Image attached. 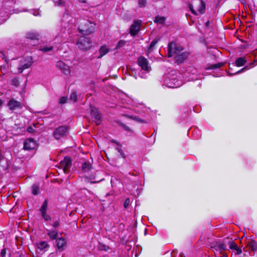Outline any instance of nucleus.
<instances>
[{
    "instance_id": "obj_1",
    "label": "nucleus",
    "mask_w": 257,
    "mask_h": 257,
    "mask_svg": "<svg viewBox=\"0 0 257 257\" xmlns=\"http://www.w3.org/2000/svg\"><path fill=\"white\" fill-rule=\"evenodd\" d=\"M113 96L119 100L123 104L121 106L122 108L126 109V110H122L123 113H121L122 116H125L130 119L135 120L138 122H143L142 119L136 116H133L130 114L127 110H132L136 113H140L139 110L138 109L139 105H142L141 104L137 103L134 100H125L126 97V95L122 92H115L113 89Z\"/></svg>"
},
{
    "instance_id": "obj_2",
    "label": "nucleus",
    "mask_w": 257,
    "mask_h": 257,
    "mask_svg": "<svg viewBox=\"0 0 257 257\" xmlns=\"http://www.w3.org/2000/svg\"><path fill=\"white\" fill-rule=\"evenodd\" d=\"M168 51V56L174 57L178 64L182 63L189 55L188 52L183 51V48L180 44L174 42L169 44Z\"/></svg>"
},
{
    "instance_id": "obj_3",
    "label": "nucleus",
    "mask_w": 257,
    "mask_h": 257,
    "mask_svg": "<svg viewBox=\"0 0 257 257\" xmlns=\"http://www.w3.org/2000/svg\"><path fill=\"white\" fill-rule=\"evenodd\" d=\"M178 73V72L175 70L169 72L165 77L163 86L174 88L182 85L183 82L179 79Z\"/></svg>"
},
{
    "instance_id": "obj_4",
    "label": "nucleus",
    "mask_w": 257,
    "mask_h": 257,
    "mask_svg": "<svg viewBox=\"0 0 257 257\" xmlns=\"http://www.w3.org/2000/svg\"><path fill=\"white\" fill-rule=\"evenodd\" d=\"M95 24L87 20H83L78 27L79 32L83 35H89L95 31Z\"/></svg>"
},
{
    "instance_id": "obj_5",
    "label": "nucleus",
    "mask_w": 257,
    "mask_h": 257,
    "mask_svg": "<svg viewBox=\"0 0 257 257\" xmlns=\"http://www.w3.org/2000/svg\"><path fill=\"white\" fill-rule=\"evenodd\" d=\"M195 9L191 4H189L188 8L194 15H202L205 13L206 9L205 3L202 0H196L194 2Z\"/></svg>"
},
{
    "instance_id": "obj_6",
    "label": "nucleus",
    "mask_w": 257,
    "mask_h": 257,
    "mask_svg": "<svg viewBox=\"0 0 257 257\" xmlns=\"http://www.w3.org/2000/svg\"><path fill=\"white\" fill-rule=\"evenodd\" d=\"M77 45L80 50L87 51L91 47L92 42L89 38L83 36L78 39Z\"/></svg>"
},
{
    "instance_id": "obj_7",
    "label": "nucleus",
    "mask_w": 257,
    "mask_h": 257,
    "mask_svg": "<svg viewBox=\"0 0 257 257\" xmlns=\"http://www.w3.org/2000/svg\"><path fill=\"white\" fill-rule=\"evenodd\" d=\"M32 64V57L31 56L21 59L18 67V72L22 73L24 70L29 68Z\"/></svg>"
},
{
    "instance_id": "obj_8",
    "label": "nucleus",
    "mask_w": 257,
    "mask_h": 257,
    "mask_svg": "<svg viewBox=\"0 0 257 257\" xmlns=\"http://www.w3.org/2000/svg\"><path fill=\"white\" fill-rule=\"evenodd\" d=\"M71 160L69 157H65L63 160L61 161L59 164V168L62 169L64 173H68L70 172L71 167Z\"/></svg>"
},
{
    "instance_id": "obj_9",
    "label": "nucleus",
    "mask_w": 257,
    "mask_h": 257,
    "mask_svg": "<svg viewBox=\"0 0 257 257\" xmlns=\"http://www.w3.org/2000/svg\"><path fill=\"white\" fill-rule=\"evenodd\" d=\"M68 131V127L64 126H61L56 128L53 132V136L55 139L59 140L65 136Z\"/></svg>"
},
{
    "instance_id": "obj_10",
    "label": "nucleus",
    "mask_w": 257,
    "mask_h": 257,
    "mask_svg": "<svg viewBox=\"0 0 257 257\" xmlns=\"http://www.w3.org/2000/svg\"><path fill=\"white\" fill-rule=\"evenodd\" d=\"M90 109L93 121L96 125L99 124L101 121V116L97 109L92 106H90Z\"/></svg>"
},
{
    "instance_id": "obj_11",
    "label": "nucleus",
    "mask_w": 257,
    "mask_h": 257,
    "mask_svg": "<svg viewBox=\"0 0 257 257\" xmlns=\"http://www.w3.org/2000/svg\"><path fill=\"white\" fill-rule=\"evenodd\" d=\"M142 21L140 20L135 21L130 29V33L132 36H136L140 30Z\"/></svg>"
},
{
    "instance_id": "obj_12",
    "label": "nucleus",
    "mask_w": 257,
    "mask_h": 257,
    "mask_svg": "<svg viewBox=\"0 0 257 257\" xmlns=\"http://www.w3.org/2000/svg\"><path fill=\"white\" fill-rule=\"evenodd\" d=\"M7 106H8L9 109L12 111L16 110L18 109H21L22 108V103L14 99H12L9 101L7 104Z\"/></svg>"
},
{
    "instance_id": "obj_13",
    "label": "nucleus",
    "mask_w": 257,
    "mask_h": 257,
    "mask_svg": "<svg viewBox=\"0 0 257 257\" xmlns=\"http://www.w3.org/2000/svg\"><path fill=\"white\" fill-rule=\"evenodd\" d=\"M138 65L141 67L142 69L146 72H149L150 70V67L148 65V60L144 57H140L138 60Z\"/></svg>"
},
{
    "instance_id": "obj_14",
    "label": "nucleus",
    "mask_w": 257,
    "mask_h": 257,
    "mask_svg": "<svg viewBox=\"0 0 257 257\" xmlns=\"http://www.w3.org/2000/svg\"><path fill=\"white\" fill-rule=\"evenodd\" d=\"M47 208L48 201L47 200H45L43 203V204L40 209V211L41 213L42 216L46 221H48L51 219L50 216L46 213Z\"/></svg>"
},
{
    "instance_id": "obj_15",
    "label": "nucleus",
    "mask_w": 257,
    "mask_h": 257,
    "mask_svg": "<svg viewBox=\"0 0 257 257\" xmlns=\"http://www.w3.org/2000/svg\"><path fill=\"white\" fill-rule=\"evenodd\" d=\"M47 208L48 201L47 200H45L43 203V204L40 209V211L41 213L42 216L46 221H48L51 219L50 216L46 213Z\"/></svg>"
},
{
    "instance_id": "obj_16",
    "label": "nucleus",
    "mask_w": 257,
    "mask_h": 257,
    "mask_svg": "<svg viewBox=\"0 0 257 257\" xmlns=\"http://www.w3.org/2000/svg\"><path fill=\"white\" fill-rule=\"evenodd\" d=\"M56 67L64 74L68 75L70 73L69 67L63 62L59 61L56 63Z\"/></svg>"
},
{
    "instance_id": "obj_17",
    "label": "nucleus",
    "mask_w": 257,
    "mask_h": 257,
    "mask_svg": "<svg viewBox=\"0 0 257 257\" xmlns=\"http://www.w3.org/2000/svg\"><path fill=\"white\" fill-rule=\"evenodd\" d=\"M36 147V142L32 139H26L24 143V149L30 151L34 149Z\"/></svg>"
},
{
    "instance_id": "obj_18",
    "label": "nucleus",
    "mask_w": 257,
    "mask_h": 257,
    "mask_svg": "<svg viewBox=\"0 0 257 257\" xmlns=\"http://www.w3.org/2000/svg\"><path fill=\"white\" fill-rule=\"evenodd\" d=\"M0 56L3 57V60L6 62L5 65H4L3 66H1V67H0L1 72L3 74L5 75V74H7L8 72V69H9L8 60L5 54L2 52H1Z\"/></svg>"
},
{
    "instance_id": "obj_19",
    "label": "nucleus",
    "mask_w": 257,
    "mask_h": 257,
    "mask_svg": "<svg viewBox=\"0 0 257 257\" xmlns=\"http://www.w3.org/2000/svg\"><path fill=\"white\" fill-rule=\"evenodd\" d=\"M92 169V165L89 161L84 162L81 165V170L84 173L89 172Z\"/></svg>"
},
{
    "instance_id": "obj_20",
    "label": "nucleus",
    "mask_w": 257,
    "mask_h": 257,
    "mask_svg": "<svg viewBox=\"0 0 257 257\" xmlns=\"http://www.w3.org/2000/svg\"><path fill=\"white\" fill-rule=\"evenodd\" d=\"M57 246L58 249L62 251L63 250V247L65 246L66 244V241L65 238L63 237H60L57 239Z\"/></svg>"
},
{
    "instance_id": "obj_21",
    "label": "nucleus",
    "mask_w": 257,
    "mask_h": 257,
    "mask_svg": "<svg viewBox=\"0 0 257 257\" xmlns=\"http://www.w3.org/2000/svg\"><path fill=\"white\" fill-rule=\"evenodd\" d=\"M89 179L90 181L89 180V178L86 177L85 179V181L87 182H89L90 183H98L100 181L103 180V178H100L97 177V176L95 175L94 176H91L89 177Z\"/></svg>"
},
{
    "instance_id": "obj_22",
    "label": "nucleus",
    "mask_w": 257,
    "mask_h": 257,
    "mask_svg": "<svg viewBox=\"0 0 257 257\" xmlns=\"http://www.w3.org/2000/svg\"><path fill=\"white\" fill-rule=\"evenodd\" d=\"M197 70L194 67L190 66L187 67L184 75L186 77H187L188 75L190 76L191 74H195Z\"/></svg>"
},
{
    "instance_id": "obj_23",
    "label": "nucleus",
    "mask_w": 257,
    "mask_h": 257,
    "mask_svg": "<svg viewBox=\"0 0 257 257\" xmlns=\"http://www.w3.org/2000/svg\"><path fill=\"white\" fill-rule=\"evenodd\" d=\"M114 144L116 145V146L115 147V149L118 153L119 156L123 158H125V154H124L121 149V146L117 142H115L114 141H113V145Z\"/></svg>"
},
{
    "instance_id": "obj_24",
    "label": "nucleus",
    "mask_w": 257,
    "mask_h": 257,
    "mask_svg": "<svg viewBox=\"0 0 257 257\" xmlns=\"http://www.w3.org/2000/svg\"><path fill=\"white\" fill-rule=\"evenodd\" d=\"M47 235L50 239L52 240L57 239L58 233L56 230L47 229Z\"/></svg>"
},
{
    "instance_id": "obj_25",
    "label": "nucleus",
    "mask_w": 257,
    "mask_h": 257,
    "mask_svg": "<svg viewBox=\"0 0 257 257\" xmlns=\"http://www.w3.org/2000/svg\"><path fill=\"white\" fill-rule=\"evenodd\" d=\"M247 60L245 59V57H239L235 61V65L237 67H240L244 65Z\"/></svg>"
},
{
    "instance_id": "obj_26",
    "label": "nucleus",
    "mask_w": 257,
    "mask_h": 257,
    "mask_svg": "<svg viewBox=\"0 0 257 257\" xmlns=\"http://www.w3.org/2000/svg\"><path fill=\"white\" fill-rule=\"evenodd\" d=\"M109 51L108 48L106 46H101L99 49L100 55L98 57V58L102 57L105 55Z\"/></svg>"
},
{
    "instance_id": "obj_27",
    "label": "nucleus",
    "mask_w": 257,
    "mask_h": 257,
    "mask_svg": "<svg viewBox=\"0 0 257 257\" xmlns=\"http://www.w3.org/2000/svg\"><path fill=\"white\" fill-rule=\"evenodd\" d=\"M39 185L37 184H34L32 186V193L34 195H37L40 193Z\"/></svg>"
},
{
    "instance_id": "obj_28",
    "label": "nucleus",
    "mask_w": 257,
    "mask_h": 257,
    "mask_svg": "<svg viewBox=\"0 0 257 257\" xmlns=\"http://www.w3.org/2000/svg\"><path fill=\"white\" fill-rule=\"evenodd\" d=\"M192 131V135L194 139H198L201 136V133L200 131L197 129H194L192 130V128H190L188 132L190 133Z\"/></svg>"
},
{
    "instance_id": "obj_29",
    "label": "nucleus",
    "mask_w": 257,
    "mask_h": 257,
    "mask_svg": "<svg viewBox=\"0 0 257 257\" xmlns=\"http://www.w3.org/2000/svg\"><path fill=\"white\" fill-rule=\"evenodd\" d=\"M39 36V34L36 32H29L27 34V38L30 39H37Z\"/></svg>"
},
{
    "instance_id": "obj_30",
    "label": "nucleus",
    "mask_w": 257,
    "mask_h": 257,
    "mask_svg": "<svg viewBox=\"0 0 257 257\" xmlns=\"http://www.w3.org/2000/svg\"><path fill=\"white\" fill-rule=\"evenodd\" d=\"M166 18L164 17L157 16L155 17L154 22L159 24H164L165 23Z\"/></svg>"
},
{
    "instance_id": "obj_31",
    "label": "nucleus",
    "mask_w": 257,
    "mask_h": 257,
    "mask_svg": "<svg viewBox=\"0 0 257 257\" xmlns=\"http://www.w3.org/2000/svg\"><path fill=\"white\" fill-rule=\"evenodd\" d=\"M160 40V38L159 37H156L150 44V46L148 48L149 51H152L155 46L157 43Z\"/></svg>"
},
{
    "instance_id": "obj_32",
    "label": "nucleus",
    "mask_w": 257,
    "mask_h": 257,
    "mask_svg": "<svg viewBox=\"0 0 257 257\" xmlns=\"http://www.w3.org/2000/svg\"><path fill=\"white\" fill-rule=\"evenodd\" d=\"M38 248L40 250H43L47 248L49 245L46 241H41L37 244Z\"/></svg>"
},
{
    "instance_id": "obj_33",
    "label": "nucleus",
    "mask_w": 257,
    "mask_h": 257,
    "mask_svg": "<svg viewBox=\"0 0 257 257\" xmlns=\"http://www.w3.org/2000/svg\"><path fill=\"white\" fill-rule=\"evenodd\" d=\"M53 49V47L52 46H41L39 48V50L43 52L47 53L50 51H52Z\"/></svg>"
},
{
    "instance_id": "obj_34",
    "label": "nucleus",
    "mask_w": 257,
    "mask_h": 257,
    "mask_svg": "<svg viewBox=\"0 0 257 257\" xmlns=\"http://www.w3.org/2000/svg\"><path fill=\"white\" fill-rule=\"evenodd\" d=\"M116 122L118 124H119L124 131L128 132L129 133H132L133 132L132 130L128 126L126 125L125 124H123L122 122L118 121H116Z\"/></svg>"
},
{
    "instance_id": "obj_35",
    "label": "nucleus",
    "mask_w": 257,
    "mask_h": 257,
    "mask_svg": "<svg viewBox=\"0 0 257 257\" xmlns=\"http://www.w3.org/2000/svg\"><path fill=\"white\" fill-rule=\"evenodd\" d=\"M248 245L253 251L257 250V243L254 241H251L248 243Z\"/></svg>"
},
{
    "instance_id": "obj_36",
    "label": "nucleus",
    "mask_w": 257,
    "mask_h": 257,
    "mask_svg": "<svg viewBox=\"0 0 257 257\" xmlns=\"http://www.w3.org/2000/svg\"><path fill=\"white\" fill-rule=\"evenodd\" d=\"M222 66V64L221 63H217L215 64L211 65L210 66L207 67L206 69L210 70V69H216L217 68H220Z\"/></svg>"
},
{
    "instance_id": "obj_37",
    "label": "nucleus",
    "mask_w": 257,
    "mask_h": 257,
    "mask_svg": "<svg viewBox=\"0 0 257 257\" xmlns=\"http://www.w3.org/2000/svg\"><path fill=\"white\" fill-rule=\"evenodd\" d=\"M126 42L124 40H121L117 44L115 49H118L125 45Z\"/></svg>"
},
{
    "instance_id": "obj_38",
    "label": "nucleus",
    "mask_w": 257,
    "mask_h": 257,
    "mask_svg": "<svg viewBox=\"0 0 257 257\" xmlns=\"http://www.w3.org/2000/svg\"><path fill=\"white\" fill-rule=\"evenodd\" d=\"M77 95L75 91H73L71 93L70 97V99L73 102H75L77 100Z\"/></svg>"
},
{
    "instance_id": "obj_39",
    "label": "nucleus",
    "mask_w": 257,
    "mask_h": 257,
    "mask_svg": "<svg viewBox=\"0 0 257 257\" xmlns=\"http://www.w3.org/2000/svg\"><path fill=\"white\" fill-rule=\"evenodd\" d=\"M229 247L231 249H237V244L233 241H229L228 242Z\"/></svg>"
},
{
    "instance_id": "obj_40",
    "label": "nucleus",
    "mask_w": 257,
    "mask_h": 257,
    "mask_svg": "<svg viewBox=\"0 0 257 257\" xmlns=\"http://www.w3.org/2000/svg\"><path fill=\"white\" fill-rule=\"evenodd\" d=\"M12 84L15 86H18L19 85V80L18 78H14L12 80Z\"/></svg>"
},
{
    "instance_id": "obj_41",
    "label": "nucleus",
    "mask_w": 257,
    "mask_h": 257,
    "mask_svg": "<svg viewBox=\"0 0 257 257\" xmlns=\"http://www.w3.org/2000/svg\"><path fill=\"white\" fill-rule=\"evenodd\" d=\"M146 0H139L138 4L140 8L144 7L146 4Z\"/></svg>"
},
{
    "instance_id": "obj_42",
    "label": "nucleus",
    "mask_w": 257,
    "mask_h": 257,
    "mask_svg": "<svg viewBox=\"0 0 257 257\" xmlns=\"http://www.w3.org/2000/svg\"><path fill=\"white\" fill-rule=\"evenodd\" d=\"M99 248L102 250L107 251L108 249H109V247L105 244H100L99 246Z\"/></svg>"
},
{
    "instance_id": "obj_43",
    "label": "nucleus",
    "mask_w": 257,
    "mask_h": 257,
    "mask_svg": "<svg viewBox=\"0 0 257 257\" xmlns=\"http://www.w3.org/2000/svg\"><path fill=\"white\" fill-rule=\"evenodd\" d=\"M218 248L221 250H225L226 248V246L224 243H221L218 245Z\"/></svg>"
},
{
    "instance_id": "obj_44",
    "label": "nucleus",
    "mask_w": 257,
    "mask_h": 257,
    "mask_svg": "<svg viewBox=\"0 0 257 257\" xmlns=\"http://www.w3.org/2000/svg\"><path fill=\"white\" fill-rule=\"evenodd\" d=\"M69 14L68 13V12H66L64 15V16H63V19H64V20L65 21H67V20H68L69 22H71V23H72L73 21L71 19H69Z\"/></svg>"
},
{
    "instance_id": "obj_45",
    "label": "nucleus",
    "mask_w": 257,
    "mask_h": 257,
    "mask_svg": "<svg viewBox=\"0 0 257 257\" xmlns=\"http://www.w3.org/2000/svg\"><path fill=\"white\" fill-rule=\"evenodd\" d=\"M67 98L66 97H62L60 99V100H59V103L60 104H64L65 103H66L67 102Z\"/></svg>"
},
{
    "instance_id": "obj_46",
    "label": "nucleus",
    "mask_w": 257,
    "mask_h": 257,
    "mask_svg": "<svg viewBox=\"0 0 257 257\" xmlns=\"http://www.w3.org/2000/svg\"><path fill=\"white\" fill-rule=\"evenodd\" d=\"M55 5L58 6H64V0H58V1L55 2Z\"/></svg>"
},
{
    "instance_id": "obj_47",
    "label": "nucleus",
    "mask_w": 257,
    "mask_h": 257,
    "mask_svg": "<svg viewBox=\"0 0 257 257\" xmlns=\"http://www.w3.org/2000/svg\"><path fill=\"white\" fill-rule=\"evenodd\" d=\"M131 201L129 198L126 199L124 203L123 206L125 208H127L130 204Z\"/></svg>"
},
{
    "instance_id": "obj_48",
    "label": "nucleus",
    "mask_w": 257,
    "mask_h": 257,
    "mask_svg": "<svg viewBox=\"0 0 257 257\" xmlns=\"http://www.w3.org/2000/svg\"><path fill=\"white\" fill-rule=\"evenodd\" d=\"M52 226L54 228H57L59 225V221H55L52 224Z\"/></svg>"
},
{
    "instance_id": "obj_49",
    "label": "nucleus",
    "mask_w": 257,
    "mask_h": 257,
    "mask_svg": "<svg viewBox=\"0 0 257 257\" xmlns=\"http://www.w3.org/2000/svg\"><path fill=\"white\" fill-rule=\"evenodd\" d=\"M139 76L141 78H146L147 77V75H146V73H145V74H144L143 72H140L139 73Z\"/></svg>"
},
{
    "instance_id": "obj_50",
    "label": "nucleus",
    "mask_w": 257,
    "mask_h": 257,
    "mask_svg": "<svg viewBox=\"0 0 257 257\" xmlns=\"http://www.w3.org/2000/svg\"><path fill=\"white\" fill-rule=\"evenodd\" d=\"M234 250L236 251L237 254H240L242 252L241 249L238 248V246L237 247V249H235Z\"/></svg>"
},
{
    "instance_id": "obj_51",
    "label": "nucleus",
    "mask_w": 257,
    "mask_h": 257,
    "mask_svg": "<svg viewBox=\"0 0 257 257\" xmlns=\"http://www.w3.org/2000/svg\"><path fill=\"white\" fill-rule=\"evenodd\" d=\"M6 249H2L1 251V254L2 256H3V257L5 256L6 255Z\"/></svg>"
},
{
    "instance_id": "obj_52",
    "label": "nucleus",
    "mask_w": 257,
    "mask_h": 257,
    "mask_svg": "<svg viewBox=\"0 0 257 257\" xmlns=\"http://www.w3.org/2000/svg\"><path fill=\"white\" fill-rule=\"evenodd\" d=\"M33 128H32V127H31V126H30V127H29L28 128V131L29 132H30V133H31V132H33Z\"/></svg>"
},
{
    "instance_id": "obj_53",
    "label": "nucleus",
    "mask_w": 257,
    "mask_h": 257,
    "mask_svg": "<svg viewBox=\"0 0 257 257\" xmlns=\"http://www.w3.org/2000/svg\"><path fill=\"white\" fill-rule=\"evenodd\" d=\"M209 23H210V22L209 21H208L207 22H206V23H205L206 27H208L209 25Z\"/></svg>"
},
{
    "instance_id": "obj_54",
    "label": "nucleus",
    "mask_w": 257,
    "mask_h": 257,
    "mask_svg": "<svg viewBox=\"0 0 257 257\" xmlns=\"http://www.w3.org/2000/svg\"><path fill=\"white\" fill-rule=\"evenodd\" d=\"M179 256H180V257H185V256H184V254H183L182 252H181V253H180V254H179Z\"/></svg>"
},
{
    "instance_id": "obj_55",
    "label": "nucleus",
    "mask_w": 257,
    "mask_h": 257,
    "mask_svg": "<svg viewBox=\"0 0 257 257\" xmlns=\"http://www.w3.org/2000/svg\"><path fill=\"white\" fill-rule=\"evenodd\" d=\"M80 2L81 3H85L86 2V0H79Z\"/></svg>"
},
{
    "instance_id": "obj_56",
    "label": "nucleus",
    "mask_w": 257,
    "mask_h": 257,
    "mask_svg": "<svg viewBox=\"0 0 257 257\" xmlns=\"http://www.w3.org/2000/svg\"><path fill=\"white\" fill-rule=\"evenodd\" d=\"M3 101L2 99H0V106L3 104Z\"/></svg>"
},
{
    "instance_id": "obj_57",
    "label": "nucleus",
    "mask_w": 257,
    "mask_h": 257,
    "mask_svg": "<svg viewBox=\"0 0 257 257\" xmlns=\"http://www.w3.org/2000/svg\"><path fill=\"white\" fill-rule=\"evenodd\" d=\"M116 77V76H115L113 75V79H115Z\"/></svg>"
},
{
    "instance_id": "obj_58",
    "label": "nucleus",
    "mask_w": 257,
    "mask_h": 257,
    "mask_svg": "<svg viewBox=\"0 0 257 257\" xmlns=\"http://www.w3.org/2000/svg\"><path fill=\"white\" fill-rule=\"evenodd\" d=\"M112 179H110V182L112 183Z\"/></svg>"
},
{
    "instance_id": "obj_59",
    "label": "nucleus",
    "mask_w": 257,
    "mask_h": 257,
    "mask_svg": "<svg viewBox=\"0 0 257 257\" xmlns=\"http://www.w3.org/2000/svg\"><path fill=\"white\" fill-rule=\"evenodd\" d=\"M99 174H100V173L98 172H97V174L98 175Z\"/></svg>"
},
{
    "instance_id": "obj_60",
    "label": "nucleus",
    "mask_w": 257,
    "mask_h": 257,
    "mask_svg": "<svg viewBox=\"0 0 257 257\" xmlns=\"http://www.w3.org/2000/svg\"><path fill=\"white\" fill-rule=\"evenodd\" d=\"M34 15H35V16H37V15H38V14H34Z\"/></svg>"
}]
</instances>
